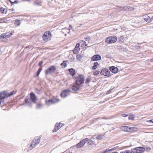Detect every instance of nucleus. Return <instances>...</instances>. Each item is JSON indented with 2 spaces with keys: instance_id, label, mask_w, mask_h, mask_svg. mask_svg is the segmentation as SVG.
Instances as JSON below:
<instances>
[{
  "instance_id": "1",
  "label": "nucleus",
  "mask_w": 153,
  "mask_h": 153,
  "mask_svg": "<svg viewBox=\"0 0 153 153\" xmlns=\"http://www.w3.org/2000/svg\"><path fill=\"white\" fill-rule=\"evenodd\" d=\"M30 98L28 97L27 96L25 99V103L27 104L30 106H31L32 104V102L30 101L31 100L33 103H35L36 101L37 100L35 94L33 92L30 94Z\"/></svg>"
},
{
  "instance_id": "2",
  "label": "nucleus",
  "mask_w": 153,
  "mask_h": 153,
  "mask_svg": "<svg viewBox=\"0 0 153 153\" xmlns=\"http://www.w3.org/2000/svg\"><path fill=\"white\" fill-rule=\"evenodd\" d=\"M74 77L76 79V84L80 85L84 83V77L83 75H79L78 76H75Z\"/></svg>"
},
{
  "instance_id": "3",
  "label": "nucleus",
  "mask_w": 153,
  "mask_h": 153,
  "mask_svg": "<svg viewBox=\"0 0 153 153\" xmlns=\"http://www.w3.org/2000/svg\"><path fill=\"white\" fill-rule=\"evenodd\" d=\"M52 35L50 31H47L44 33L43 36L42 38L43 40L45 42H47L51 40Z\"/></svg>"
},
{
  "instance_id": "4",
  "label": "nucleus",
  "mask_w": 153,
  "mask_h": 153,
  "mask_svg": "<svg viewBox=\"0 0 153 153\" xmlns=\"http://www.w3.org/2000/svg\"><path fill=\"white\" fill-rule=\"evenodd\" d=\"M56 70V68L55 66L52 65L48 68L45 71V74L46 76L49 74H51Z\"/></svg>"
},
{
  "instance_id": "5",
  "label": "nucleus",
  "mask_w": 153,
  "mask_h": 153,
  "mask_svg": "<svg viewBox=\"0 0 153 153\" xmlns=\"http://www.w3.org/2000/svg\"><path fill=\"white\" fill-rule=\"evenodd\" d=\"M145 151V149L143 147H139L131 149V151L133 153H143Z\"/></svg>"
},
{
  "instance_id": "6",
  "label": "nucleus",
  "mask_w": 153,
  "mask_h": 153,
  "mask_svg": "<svg viewBox=\"0 0 153 153\" xmlns=\"http://www.w3.org/2000/svg\"><path fill=\"white\" fill-rule=\"evenodd\" d=\"M41 137L42 135H40L35 137L33 140L32 144L30 145V146H31L33 148H34L40 142V138Z\"/></svg>"
},
{
  "instance_id": "7",
  "label": "nucleus",
  "mask_w": 153,
  "mask_h": 153,
  "mask_svg": "<svg viewBox=\"0 0 153 153\" xmlns=\"http://www.w3.org/2000/svg\"><path fill=\"white\" fill-rule=\"evenodd\" d=\"M117 40V38L115 36H113L107 37L105 42L108 44L113 43L115 42Z\"/></svg>"
},
{
  "instance_id": "8",
  "label": "nucleus",
  "mask_w": 153,
  "mask_h": 153,
  "mask_svg": "<svg viewBox=\"0 0 153 153\" xmlns=\"http://www.w3.org/2000/svg\"><path fill=\"white\" fill-rule=\"evenodd\" d=\"M7 97H8L6 91H4L3 92L0 93V106L1 103H2L3 105L4 104V101L3 100Z\"/></svg>"
},
{
  "instance_id": "9",
  "label": "nucleus",
  "mask_w": 153,
  "mask_h": 153,
  "mask_svg": "<svg viewBox=\"0 0 153 153\" xmlns=\"http://www.w3.org/2000/svg\"><path fill=\"white\" fill-rule=\"evenodd\" d=\"M88 140V138L84 139L77 144L76 145V146L78 148H82L84 146L85 143L87 142Z\"/></svg>"
},
{
  "instance_id": "10",
  "label": "nucleus",
  "mask_w": 153,
  "mask_h": 153,
  "mask_svg": "<svg viewBox=\"0 0 153 153\" xmlns=\"http://www.w3.org/2000/svg\"><path fill=\"white\" fill-rule=\"evenodd\" d=\"M100 74L102 75H104L108 77L110 76V71L106 68L102 69L101 71Z\"/></svg>"
},
{
  "instance_id": "11",
  "label": "nucleus",
  "mask_w": 153,
  "mask_h": 153,
  "mask_svg": "<svg viewBox=\"0 0 153 153\" xmlns=\"http://www.w3.org/2000/svg\"><path fill=\"white\" fill-rule=\"evenodd\" d=\"M70 92V90L69 89L64 90L62 91L60 95L61 97L65 98L69 95Z\"/></svg>"
},
{
  "instance_id": "12",
  "label": "nucleus",
  "mask_w": 153,
  "mask_h": 153,
  "mask_svg": "<svg viewBox=\"0 0 153 153\" xmlns=\"http://www.w3.org/2000/svg\"><path fill=\"white\" fill-rule=\"evenodd\" d=\"M109 69L111 72L114 74H116L118 72V68L114 66H111L109 67Z\"/></svg>"
},
{
  "instance_id": "13",
  "label": "nucleus",
  "mask_w": 153,
  "mask_h": 153,
  "mask_svg": "<svg viewBox=\"0 0 153 153\" xmlns=\"http://www.w3.org/2000/svg\"><path fill=\"white\" fill-rule=\"evenodd\" d=\"M101 59L100 56L97 54L93 56L91 58V60L92 61H96L100 60Z\"/></svg>"
},
{
  "instance_id": "14",
  "label": "nucleus",
  "mask_w": 153,
  "mask_h": 153,
  "mask_svg": "<svg viewBox=\"0 0 153 153\" xmlns=\"http://www.w3.org/2000/svg\"><path fill=\"white\" fill-rule=\"evenodd\" d=\"M62 127V126H60V123H56L55 125L54 128L53 130V132H55L57 131Z\"/></svg>"
},
{
  "instance_id": "15",
  "label": "nucleus",
  "mask_w": 153,
  "mask_h": 153,
  "mask_svg": "<svg viewBox=\"0 0 153 153\" xmlns=\"http://www.w3.org/2000/svg\"><path fill=\"white\" fill-rule=\"evenodd\" d=\"M143 19L145 21L148 23L150 22L152 20L150 18V17L147 15H146L143 16Z\"/></svg>"
},
{
  "instance_id": "16",
  "label": "nucleus",
  "mask_w": 153,
  "mask_h": 153,
  "mask_svg": "<svg viewBox=\"0 0 153 153\" xmlns=\"http://www.w3.org/2000/svg\"><path fill=\"white\" fill-rule=\"evenodd\" d=\"M79 85H76V84L75 85L72 86L71 89L74 91H77L79 90Z\"/></svg>"
},
{
  "instance_id": "17",
  "label": "nucleus",
  "mask_w": 153,
  "mask_h": 153,
  "mask_svg": "<svg viewBox=\"0 0 153 153\" xmlns=\"http://www.w3.org/2000/svg\"><path fill=\"white\" fill-rule=\"evenodd\" d=\"M122 129L124 131L126 132H130V131L131 128L127 126H123L122 127Z\"/></svg>"
},
{
  "instance_id": "18",
  "label": "nucleus",
  "mask_w": 153,
  "mask_h": 153,
  "mask_svg": "<svg viewBox=\"0 0 153 153\" xmlns=\"http://www.w3.org/2000/svg\"><path fill=\"white\" fill-rule=\"evenodd\" d=\"M70 74L72 76H74L75 74V71L73 68H71L68 70Z\"/></svg>"
},
{
  "instance_id": "19",
  "label": "nucleus",
  "mask_w": 153,
  "mask_h": 153,
  "mask_svg": "<svg viewBox=\"0 0 153 153\" xmlns=\"http://www.w3.org/2000/svg\"><path fill=\"white\" fill-rule=\"evenodd\" d=\"M52 100L53 101V103H57L59 101L58 99L54 97H53L52 98Z\"/></svg>"
},
{
  "instance_id": "20",
  "label": "nucleus",
  "mask_w": 153,
  "mask_h": 153,
  "mask_svg": "<svg viewBox=\"0 0 153 153\" xmlns=\"http://www.w3.org/2000/svg\"><path fill=\"white\" fill-rule=\"evenodd\" d=\"M125 40V39L123 36H121L119 39V42L120 43H123Z\"/></svg>"
},
{
  "instance_id": "21",
  "label": "nucleus",
  "mask_w": 153,
  "mask_h": 153,
  "mask_svg": "<svg viewBox=\"0 0 153 153\" xmlns=\"http://www.w3.org/2000/svg\"><path fill=\"white\" fill-rule=\"evenodd\" d=\"M99 65L98 62H95L94 63V65L92 67V69L94 70L96 69L97 67V66Z\"/></svg>"
},
{
  "instance_id": "22",
  "label": "nucleus",
  "mask_w": 153,
  "mask_h": 153,
  "mask_svg": "<svg viewBox=\"0 0 153 153\" xmlns=\"http://www.w3.org/2000/svg\"><path fill=\"white\" fill-rule=\"evenodd\" d=\"M79 50V48H77L76 47H75L74 50L73 51V53L75 54H77L78 53Z\"/></svg>"
},
{
  "instance_id": "23",
  "label": "nucleus",
  "mask_w": 153,
  "mask_h": 153,
  "mask_svg": "<svg viewBox=\"0 0 153 153\" xmlns=\"http://www.w3.org/2000/svg\"><path fill=\"white\" fill-rule=\"evenodd\" d=\"M16 93V91H13L7 94V97H8L11 96L15 94Z\"/></svg>"
},
{
  "instance_id": "24",
  "label": "nucleus",
  "mask_w": 153,
  "mask_h": 153,
  "mask_svg": "<svg viewBox=\"0 0 153 153\" xmlns=\"http://www.w3.org/2000/svg\"><path fill=\"white\" fill-rule=\"evenodd\" d=\"M7 21V19L5 18H0V23H6Z\"/></svg>"
},
{
  "instance_id": "25",
  "label": "nucleus",
  "mask_w": 153,
  "mask_h": 153,
  "mask_svg": "<svg viewBox=\"0 0 153 153\" xmlns=\"http://www.w3.org/2000/svg\"><path fill=\"white\" fill-rule=\"evenodd\" d=\"M21 24L20 21L19 19H16L15 20V24L17 26H19Z\"/></svg>"
},
{
  "instance_id": "26",
  "label": "nucleus",
  "mask_w": 153,
  "mask_h": 153,
  "mask_svg": "<svg viewBox=\"0 0 153 153\" xmlns=\"http://www.w3.org/2000/svg\"><path fill=\"white\" fill-rule=\"evenodd\" d=\"M45 102H46V104L48 105H50L51 104H53L52 98L51 99L48 100H46Z\"/></svg>"
},
{
  "instance_id": "27",
  "label": "nucleus",
  "mask_w": 153,
  "mask_h": 153,
  "mask_svg": "<svg viewBox=\"0 0 153 153\" xmlns=\"http://www.w3.org/2000/svg\"><path fill=\"white\" fill-rule=\"evenodd\" d=\"M2 38H9L10 37V35H8V34H7V33L3 34H2Z\"/></svg>"
},
{
  "instance_id": "28",
  "label": "nucleus",
  "mask_w": 153,
  "mask_h": 153,
  "mask_svg": "<svg viewBox=\"0 0 153 153\" xmlns=\"http://www.w3.org/2000/svg\"><path fill=\"white\" fill-rule=\"evenodd\" d=\"M135 118V116L133 114H131L129 116L128 119L132 120H134Z\"/></svg>"
},
{
  "instance_id": "29",
  "label": "nucleus",
  "mask_w": 153,
  "mask_h": 153,
  "mask_svg": "<svg viewBox=\"0 0 153 153\" xmlns=\"http://www.w3.org/2000/svg\"><path fill=\"white\" fill-rule=\"evenodd\" d=\"M67 61H63L62 63L61 64V65L63 66L64 68L66 67L67 66V65L66 63V62Z\"/></svg>"
},
{
  "instance_id": "30",
  "label": "nucleus",
  "mask_w": 153,
  "mask_h": 153,
  "mask_svg": "<svg viewBox=\"0 0 153 153\" xmlns=\"http://www.w3.org/2000/svg\"><path fill=\"white\" fill-rule=\"evenodd\" d=\"M88 144V145H93L94 144V142L91 140H88L87 141Z\"/></svg>"
},
{
  "instance_id": "31",
  "label": "nucleus",
  "mask_w": 153,
  "mask_h": 153,
  "mask_svg": "<svg viewBox=\"0 0 153 153\" xmlns=\"http://www.w3.org/2000/svg\"><path fill=\"white\" fill-rule=\"evenodd\" d=\"M42 68H39L38 69V70L37 71L36 74V76H38L41 72V71H42Z\"/></svg>"
},
{
  "instance_id": "32",
  "label": "nucleus",
  "mask_w": 153,
  "mask_h": 153,
  "mask_svg": "<svg viewBox=\"0 0 153 153\" xmlns=\"http://www.w3.org/2000/svg\"><path fill=\"white\" fill-rule=\"evenodd\" d=\"M42 103L41 102H40L37 104V108L39 109L40 108H42Z\"/></svg>"
},
{
  "instance_id": "33",
  "label": "nucleus",
  "mask_w": 153,
  "mask_h": 153,
  "mask_svg": "<svg viewBox=\"0 0 153 153\" xmlns=\"http://www.w3.org/2000/svg\"><path fill=\"white\" fill-rule=\"evenodd\" d=\"M100 72L99 71L96 70L93 72V74L94 75H97L99 74Z\"/></svg>"
},
{
  "instance_id": "34",
  "label": "nucleus",
  "mask_w": 153,
  "mask_h": 153,
  "mask_svg": "<svg viewBox=\"0 0 153 153\" xmlns=\"http://www.w3.org/2000/svg\"><path fill=\"white\" fill-rule=\"evenodd\" d=\"M102 138V136L101 135H98L96 137L97 139L98 140H101Z\"/></svg>"
},
{
  "instance_id": "35",
  "label": "nucleus",
  "mask_w": 153,
  "mask_h": 153,
  "mask_svg": "<svg viewBox=\"0 0 153 153\" xmlns=\"http://www.w3.org/2000/svg\"><path fill=\"white\" fill-rule=\"evenodd\" d=\"M91 80V78L90 77H88L86 79L85 83L86 84L88 83Z\"/></svg>"
},
{
  "instance_id": "36",
  "label": "nucleus",
  "mask_w": 153,
  "mask_h": 153,
  "mask_svg": "<svg viewBox=\"0 0 153 153\" xmlns=\"http://www.w3.org/2000/svg\"><path fill=\"white\" fill-rule=\"evenodd\" d=\"M120 153H132V152H130L129 150H126L125 151L120 152Z\"/></svg>"
},
{
  "instance_id": "37",
  "label": "nucleus",
  "mask_w": 153,
  "mask_h": 153,
  "mask_svg": "<svg viewBox=\"0 0 153 153\" xmlns=\"http://www.w3.org/2000/svg\"><path fill=\"white\" fill-rule=\"evenodd\" d=\"M114 150V148H112V149H106V150H105L104 151H105V152L106 153L107 152H108L109 151L113 150Z\"/></svg>"
},
{
  "instance_id": "38",
  "label": "nucleus",
  "mask_w": 153,
  "mask_h": 153,
  "mask_svg": "<svg viewBox=\"0 0 153 153\" xmlns=\"http://www.w3.org/2000/svg\"><path fill=\"white\" fill-rule=\"evenodd\" d=\"M43 63V62L42 61H41L39 63V68H42V64Z\"/></svg>"
},
{
  "instance_id": "39",
  "label": "nucleus",
  "mask_w": 153,
  "mask_h": 153,
  "mask_svg": "<svg viewBox=\"0 0 153 153\" xmlns=\"http://www.w3.org/2000/svg\"><path fill=\"white\" fill-rule=\"evenodd\" d=\"M5 10V9L1 7L0 8V12L2 13H4V11Z\"/></svg>"
},
{
  "instance_id": "40",
  "label": "nucleus",
  "mask_w": 153,
  "mask_h": 153,
  "mask_svg": "<svg viewBox=\"0 0 153 153\" xmlns=\"http://www.w3.org/2000/svg\"><path fill=\"white\" fill-rule=\"evenodd\" d=\"M82 57V56L81 55H77L76 56V58L77 59H80Z\"/></svg>"
},
{
  "instance_id": "41",
  "label": "nucleus",
  "mask_w": 153,
  "mask_h": 153,
  "mask_svg": "<svg viewBox=\"0 0 153 153\" xmlns=\"http://www.w3.org/2000/svg\"><path fill=\"white\" fill-rule=\"evenodd\" d=\"M127 8L129 10H131L133 9V8L132 7H130L129 6H128L127 7Z\"/></svg>"
},
{
  "instance_id": "42",
  "label": "nucleus",
  "mask_w": 153,
  "mask_h": 153,
  "mask_svg": "<svg viewBox=\"0 0 153 153\" xmlns=\"http://www.w3.org/2000/svg\"><path fill=\"white\" fill-rule=\"evenodd\" d=\"M121 116L123 117H127L128 116V115L125 114H121Z\"/></svg>"
},
{
  "instance_id": "43",
  "label": "nucleus",
  "mask_w": 153,
  "mask_h": 153,
  "mask_svg": "<svg viewBox=\"0 0 153 153\" xmlns=\"http://www.w3.org/2000/svg\"><path fill=\"white\" fill-rule=\"evenodd\" d=\"M80 45L79 43H77L75 47H76L77 48H79Z\"/></svg>"
},
{
  "instance_id": "44",
  "label": "nucleus",
  "mask_w": 153,
  "mask_h": 153,
  "mask_svg": "<svg viewBox=\"0 0 153 153\" xmlns=\"http://www.w3.org/2000/svg\"><path fill=\"white\" fill-rule=\"evenodd\" d=\"M10 2L11 3V4H12L13 3H17V1H15L14 2H12L11 1H10Z\"/></svg>"
},
{
  "instance_id": "45",
  "label": "nucleus",
  "mask_w": 153,
  "mask_h": 153,
  "mask_svg": "<svg viewBox=\"0 0 153 153\" xmlns=\"http://www.w3.org/2000/svg\"><path fill=\"white\" fill-rule=\"evenodd\" d=\"M14 31H12L10 33V34H8V35H10V36H11L13 34Z\"/></svg>"
},
{
  "instance_id": "46",
  "label": "nucleus",
  "mask_w": 153,
  "mask_h": 153,
  "mask_svg": "<svg viewBox=\"0 0 153 153\" xmlns=\"http://www.w3.org/2000/svg\"><path fill=\"white\" fill-rule=\"evenodd\" d=\"M111 90H112V89H110L107 92H106V94H110V91H111Z\"/></svg>"
},
{
  "instance_id": "47",
  "label": "nucleus",
  "mask_w": 153,
  "mask_h": 153,
  "mask_svg": "<svg viewBox=\"0 0 153 153\" xmlns=\"http://www.w3.org/2000/svg\"><path fill=\"white\" fill-rule=\"evenodd\" d=\"M98 119H99V118H97L94 119L93 120V121H97V120Z\"/></svg>"
},
{
  "instance_id": "48",
  "label": "nucleus",
  "mask_w": 153,
  "mask_h": 153,
  "mask_svg": "<svg viewBox=\"0 0 153 153\" xmlns=\"http://www.w3.org/2000/svg\"><path fill=\"white\" fill-rule=\"evenodd\" d=\"M82 42L83 44H85V43H86L85 42L84 40H82Z\"/></svg>"
},
{
  "instance_id": "49",
  "label": "nucleus",
  "mask_w": 153,
  "mask_h": 153,
  "mask_svg": "<svg viewBox=\"0 0 153 153\" xmlns=\"http://www.w3.org/2000/svg\"><path fill=\"white\" fill-rule=\"evenodd\" d=\"M150 61L152 62H153V58L151 59Z\"/></svg>"
},
{
  "instance_id": "50",
  "label": "nucleus",
  "mask_w": 153,
  "mask_h": 153,
  "mask_svg": "<svg viewBox=\"0 0 153 153\" xmlns=\"http://www.w3.org/2000/svg\"><path fill=\"white\" fill-rule=\"evenodd\" d=\"M60 126H62V127L64 125V124L62 123H60Z\"/></svg>"
},
{
  "instance_id": "51",
  "label": "nucleus",
  "mask_w": 153,
  "mask_h": 153,
  "mask_svg": "<svg viewBox=\"0 0 153 153\" xmlns=\"http://www.w3.org/2000/svg\"><path fill=\"white\" fill-rule=\"evenodd\" d=\"M112 153H118L117 152H112Z\"/></svg>"
},
{
  "instance_id": "52",
  "label": "nucleus",
  "mask_w": 153,
  "mask_h": 153,
  "mask_svg": "<svg viewBox=\"0 0 153 153\" xmlns=\"http://www.w3.org/2000/svg\"><path fill=\"white\" fill-rule=\"evenodd\" d=\"M2 38V36L1 35L0 36V39H1Z\"/></svg>"
},
{
  "instance_id": "53",
  "label": "nucleus",
  "mask_w": 153,
  "mask_h": 153,
  "mask_svg": "<svg viewBox=\"0 0 153 153\" xmlns=\"http://www.w3.org/2000/svg\"><path fill=\"white\" fill-rule=\"evenodd\" d=\"M147 148V150H148L149 149V150H150V149H150V148Z\"/></svg>"
},
{
  "instance_id": "54",
  "label": "nucleus",
  "mask_w": 153,
  "mask_h": 153,
  "mask_svg": "<svg viewBox=\"0 0 153 153\" xmlns=\"http://www.w3.org/2000/svg\"><path fill=\"white\" fill-rule=\"evenodd\" d=\"M101 153H105V151H104L102 152Z\"/></svg>"
},
{
  "instance_id": "55",
  "label": "nucleus",
  "mask_w": 153,
  "mask_h": 153,
  "mask_svg": "<svg viewBox=\"0 0 153 153\" xmlns=\"http://www.w3.org/2000/svg\"><path fill=\"white\" fill-rule=\"evenodd\" d=\"M36 90L37 91H38V90L37 89H36ZM38 91H39V92H40V90H38Z\"/></svg>"
},
{
  "instance_id": "56",
  "label": "nucleus",
  "mask_w": 153,
  "mask_h": 153,
  "mask_svg": "<svg viewBox=\"0 0 153 153\" xmlns=\"http://www.w3.org/2000/svg\"><path fill=\"white\" fill-rule=\"evenodd\" d=\"M102 118L103 119H106V118L105 117H102Z\"/></svg>"
},
{
  "instance_id": "57",
  "label": "nucleus",
  "mask_w": 153,
  "mask_h": 153,
  "mask_svg": "<svg viewBox=\"0 0 153 153\" xmlns=\"http://www.w3.org/2000/svg\"><path fill=\"white\" fill-rule=\"evenodd\" d=\"M152 120H149V121L150 122H152Z\"/></svg>"
},
{
  "instance_id": "58",
  "label": "nucleus",
  "mask_w": 153,
  "mask_h": 153,
  "mask_svg": "<svg viewBox=\"0 0 153 153\" xmlns=\"http://www.w3.org/2000/svg\"><path fill=\"white\" fill-rule=\"evenodd\" d=\"M151 19L153 20V16L152 17Z\"/></svg>"
},
{
  "instance_id": "59",
  "label": "nucleus",
  "mask_w": 153,
  "mask_h": 153,
  "mask_svg": "<svg viewBox=\"0 0 153 153\" xmlns=\"http://www.w3.org/2000/svg\"><path fill=\"white\" fill-rule=\"evenodd\" d=\"M81 25H80L78 27H80V26H81Z\"/></svg>"
},
{
  "instance_id": "60",
  "label": "nucleus",
  "mask_w": 153,
  "mask_h": 153,
  "mask_svg": "<svg viewBox=\"0 0 153 153\" xmlns=\"http://www.w3.org/2000/svg\"><path fill=\"white\" fill-rule=\"evenodd\" d=\"M86 45H85V46H86Z\"/></svg>"
},
{
  "instance_id": "61",
  "label": "nucleus",
  "mask_w": 153,
  "mask_h": 153,
  "mask_svg": "<svg viewBox=\"0 0 153 153\" xmlns=\"http://www.w3.org/2000/svg\"><path fill=\"white\" fill-rule=\"evenodd\" d=\"M86 41H87V38H86Z\"/></svg>"
},
{
  "instance_id": "62",
  "label": "nucleus",
  "mask_w": 153,
  "mask_h": 153,
  "mask_svg": "<svg viewBox=\"0 0 153 153\" xmlns=\"http://www.w3.org/2000/svg\"><path fill=\"white\" fill-rule=\"evenodd\" d=\"M86 41H87V38H86Z\"/></svg>"
},
{
  "instance_id": "63",
  "label": "nucleus",
  "mask_w": 153,
  "mask_h": 153,
  "mask_svg": "<svg viewBox=\"0 0 153 153\" xmlns=\"http://www.w3.org/2000/svg\"><path fill=\"white\" fill-rule=\"evenodd\" d=\"M86 41H87V38H86Z\"/></svg>"
},
{
  "instance_id": "64",
  "label": "nucleus",
  "mask_w": 153,
  "mask_h": 153,
  "mask_svg": "<svg viewBox=\"0 0 153 153\" xmlns=\"http://www.w3.org/2000/svg\"><path fill=\"white\" fill-rule=\"evenodd\" d=\"M152 123H153V121H152Z\"/></svg>"
}]
</instances>
